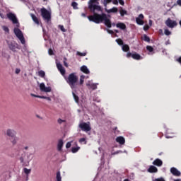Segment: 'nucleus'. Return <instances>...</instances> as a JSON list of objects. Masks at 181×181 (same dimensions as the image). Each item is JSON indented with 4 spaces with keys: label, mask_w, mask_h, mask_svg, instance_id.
Segmentation results:
<instances>
[{
    "label": "nucleus",
    "mask_w": 181,
    "mask_h": 181,
    "mask_svg": "<svg viewBox=\"0 0 181 181\" xmlns=\"http://www.w3.org/2000/svg\"><path fill=\"white\" fill-rule=\"evenodd\" d=\"M98 1L99 0H90L88 1V8L90 12L93 13V15L88 16V19L90 22H94L95 23H103V22H104L105 26L109 28L112 26H115V23L111 24V16H107L105 13L98 14L95 13V11H103V8L99 5L100 3Z\"/></svg>",
    "instance_id": "obj_1"
},
{
    "label": "nucleus",
    "mask_w": 181,
    "mask_h": 181,
    "mask_svg": "<svg viewBox=\"0 0 181 181\" xmlns=\"http://www.w3.org/2000/svg\"><path fill=\"white\" fill-rule=\"evenodd\" d=\"M16 130L11 128H8L4 132V135L10 138V142L13 146L18 144V136H16Z\"/></svg>",
    "instance_id": "obj_2"
},
{
    "label": "nucleus",
    "mask_w": 181,
    "mask_h": 181,
    "mask_svg": "<svg viewBox=\"0 0 181 181\" xmlns=\"http://www.w3.org/2000/svg\"><path fill=\"white\" fill-rule=\"evenodd\" d=\"M78 81V78L75 74H71L68 77V83L69 84L71 88H76V85Z\"/></svg>",
    "instance_id": "obj_3"
},
{
    "label": "nucleus",
    "mask_w": 181,
    "mask_h": 181,
    "mask_svg": "<svg viewBox=\"0 0 181 181\" xmlns=\"http://www.w3.org/2000/svg\"><path fill=\"white\" fill-rule=\"evenodd\" d=\"M13 31L16 36L18 37V39H19L22 45H25V37H23V33H22V31L19 30V28H14Z\"/></svg>",
    "instance_id": "obj_4"
},
{
    "label": "nucleus",
    "mask_w": 181,
    "mask_h": 181,
    "mask_svg": "<svg viewBox=\"0 0 181 181\" xmlns=\"http://www.w3.org/2000/svg\"><path fill=\"white\" fill-rule=\"evenodd\" d=\"M6 16L13 25H16L17 28H19V21H18V18H16V15L10 12L6 14Z\"/></svg>",
    "instance_id": "obj_5"
},
{
    "label": "nucleus",
    "mask_w": 181,
    "mask_h": 181,
    "mask_svg": "<svg viewBox=\"0 0 181 181\" xmlns=\"http://www.w3.org/2000/svg\"><path fill=\"white\" fill-rule=\"evenodd\" d=\"M8 46L10 50H12V52H18L17 49L19 50V49H21V46H19V45L15 42H8Z\"/></svg>",
    "instance_id": "obj_6"
},
{
    "label": "nucleus",
    "mask_w": 181,
    "mask_h": 181,
    "mask_svg": "<svg viewBox=\"0 0 181 181\" xmlns=\"http://www.w3.org/2000/svg\"><path fill=\"white\" fill-rule=\"evenodd\" d=\"M79 128L82 129V131H85L86 132H88V131H91V127L90 126V122L86 123L83 122L79 124Z\"/></svg>",
    "instance_id": "obj_7"
},
{
    "label": "nucleus",
    "mask_w": 181,
    "mask_h": 181,
    "mask_svg": "<svg viewBox=\"0 0 181 181\" xmlns=\"http://www.w3.org/2000/svg\"><path fill=\"white\" fill-rule=\"evenodd\" d=\"M42 16L47 21H50V12L46 10V8L41 9Z\"/></svg>",
    "instance_id": "obj_8"
},
{
    "label": "nucleus",
    "mask_w": 181,
    "mask_h": 181,
    "mask_svg": "<svg viewBox=\"0 0 181 181\" xmlns=\"http://www.w3.org/2000/svg\"><path fill=\"white\" fill-rule=\"evenodd\" d=\"M165 25L168 28H173L175 26H177V23L175 21H172L170 18H168L165 21Z\"/></svg>",
    "instance_id": "obj_9"
},
{
    "label": "nucleus",
    "mask_w": 181,
    "mask_h": 181,
    "mask_svg": "<svg viewBox=\"0 0 181 181\" xmlns=\"http://www.w3.org/2000/svg\"><path fill=\"white\" fill-rule=\"evenodd\" d=\"M40 91H43L44 93H50V91H52V88L46 87L45 83H41L40 84Z\"/></svg>",
    "instance_id": "obj_10"
},
{
    "label": "nucleus",
    "mask_w": 181,
    "mask_h": 181,
    "mask_svg": "<svg viewBox=\"0 0 181 181\" xmlns=\"http://www.w3.org/2000/svg\"><path fill=\"white\" fill-rule=\"evenodd\" d=\"M64 144V143L63 142V140L59 139L58 141V144H57V151L58 152H62V151H63V145Z\"/></svg>",
    "instance_id": "obj_11"
},
{
    "label": "nucleus",
    "mask_w": 181,
    "mask_h": 181,
    "mask_svg": "<svg viewBox=\"0 0 181 181\" xmlns=\"http://www.w3.org/2000/svg\"><path fill=\"white\" fill-rule=\"evenodd\" d=\"M57 67L60 71L61 74H65L66 70H64V68L63 67V65H62V64L57 62Z\"/></svg>",
    "instance_id": "obj_12"
},
{
    "label": "nucleus",
    "mask_w": 181,
    "mask_h": 181,
    "mask_svg": "<svg viewBox=\"0 0 181 181\" xmlns=\"http://www.w3.org/2000/svg\"><path fill=\"white\" fill-rule=\"evenodd\" d=\"M33 160V154L32 153L27 154V156L25 158L26 163H30V162H32Z\"/></svg>",
    "instance_id": "obj_13"
},
{
    "label": "nucleus",
    "mask_w": 181,
    "mask_h": 181,
    "mask_svg": "<svg viewBox=\"0 0 181 181\" xmlns=\"http://www.w3.org/2000/svg\"><path fill=\"white\" fill-rule=\"evenodd\" d=\"M170 172H171L172 174L174 175V176H180V172L175 168H172L170 169Z\"/></svg>",
    "instance_id": "obj_14"
},
{
    "label": "nucleus",
    "mask_w": 181,
    "mask_h": 181,
    "mask_svg": "<svg viewBox=\"0 0 181 181\" xmlns=\"http://www.w3.org/2000/svg\"><path fill=\"white\" fill-rule=\"evenodd\" d=\"M116 141L120 144V145H124L125 144V139L122 136H119L116 139Z\"/></svg>",
    "instance_id": "obj_15"
},
{
    "label": "nucleus",
    "mask_w": 181,
    "mask_h": 181,
    "mask_svg": "<svg viewBox=\"0 0 181 181\" xmlns=\"http://www.w3.org/2000/svg\"><path fill=\"white\" fill-rule=\"evenodd\" d=\"M87 87H88V88H92V90H95V88H97V84L95 83H91V82H88V83H86Z\"/></svg>",
    "instance_id": "obj_16"
},
{
    "label": "nucleus",
    "mask_w": 181,
    "mask_h": 181,
    "mask_svg": "<svg viewBox=\"0 0 181 181\" xmlns=\"http://www.w3.org/2000/svg\"><path fill=\"white\" fill-rule=\"evenodd\" d=\"M148 172H150V173H156V172H158V168L153 165H151L148 169Z\"/></svg>",
    "instance_id": "obj_17"
},
{
    "label": "nucleus",
    "mask_w": 181,
    "mask_h": 181,
    "mask_svg": "<svg viewBox=\"0 0 181 181\" xmlns=\"http://www.w3.org/2000/svg\"><path fill=\"white\" fill-rule=\"evenodd\" d=\"M117 28H119V29H122V30H125L127 26L123 23H118L116 25Z\"/></svg>",
    "instance_id": "obj_18"
},
{
    "label": "nucleus",
    "mask_w": 181,
    "mask_h": 181,
    "mask_svg": "<svg viewBox=\"0 0 181 181\" xmlns=\"http://www.w3.org/2000/svg\"><path fill=\"white\" fill-rule=\"evenodd\" d=\"M106 12H107V13H115V12H118V8L114 7L110 10H107V8H105Z\"/></svg>",
    "instance_id": "obj_19"
},
{
    "label": "nucleus",
    "mask_w": 181,
    "mask_h": 181,
    "mask_svg": "<svg viewBox=\"0 0 181 181\" xmlns=\"http://www.w3.org/2000/svg\"><path fill=\"white\" fill-rule=\"evenodd\" d=\"M81 71H83V73H85L86 74H88V73H90V71H88V69L86 66H83L81 68Z\"/></svg>",
    "instance_id": "obj_20"
},
{
    "label": "nucleus",
    "mask_w": 181,
    "mask_h": 181,
    "mask_svg": "<svg viewBox=\"0 0 181 181\" xmlns=\"http://www.w3.org/2000/svg\"><path fill=\"white\" fill-rule=\"evenodd\" d=\"M153 163V165H156V166H162V160L160 159H156Z\"/></svg>",
    "instance_id": "obj_21"
},
{
    "label": "nucleus",
    "mask_w": 181,
    "mask_h": 181,
    "mask_svg": "<svg viewBox=\"0 0 181 181\" xmlns=\"http://www.w3.org/2000/svg\"><path fill=\"white\" fill-rule=\"evenodd\" d=\"M31 18L37 25H39V20L37 19V17L36 16L31 14Z\"/></svg>",
    "instance_id": "obj_22"
},
{
    "label": "nucleus",
    "mask_w": 181,
    "mask_h": 181,
    "mask_svg": "<svg viewBox=\"0 0 181 181\" xmlns=\"http://www.w3.org/2000/svg\"><path fill=\"white\" fill-rule=\"evenodd\" d=\"M132 57L133 59H135L136 60H139L141 59V55H139L138 54H132Z\"/></svg>",
    "instance_id": "obj_23"
},
{
    "label": "nucleus",
    "mask_w": 181,
    "mask_h": 181,
    "mask_svg": "<svg viewBox=\"0 0 181 181\" xmlns=\"http://www.w3.org/2000/svg\"><path fill=\"white\" fill-rule=\"evenodd\" d=\"M56 179L57 181H62V175H60V171L57 173Z\"/></svg>",
    "instance_id": "obj_24"
},
{
    "label": "nucleus",
    "mask_w": 181,
    "mask_h": 181,
    "mask_svg": "<svg viewBox=\"0 0 181 181\" xmlns=\"http://www.w3.org/2000/svg\"><path fill=\"white\" fill-rule=\"evenodd\" d=\"M23 172L28 176L30 173V172H32V170L25 168H23Z\"/></svg>",
    "instance_id": "obj_25"
},
{
    "label": "nucleus",
    "mask_w": 181,
    "mask_h": 181,
    "mask_svg": "<svg viewBox=\"0 0 181 181\" xmlns=\"http://www.w3.org/2000/svg\"><path fill=\"white\" fill-rule=\"evenodd\" d=\"M0 17L1 19H5V11L0 9Z\"/></svg>",
    "instance_id": "obj_26"
},
{
    "label": "nucleus",
    "mask_w": 181,
    "mask_h": 181,
    "mask_svg": "<svg viewBox=\"0 0 181 181\" xmlns=\"http://www.w3.org/2000/svg\"><path fill=\"white\" fill-rule=\"evenodd\" d=\"M136 23L138 25H144V21H142L141 18H136Z\"/></svg>",
    "instance_id": "obj_27"
},
{
    "label": "nucleus",
    "mask_w": 181,
    "mask_h": 181,
    "mask_svg": "<svg viewBox=\"0 0 181 181\" xmlns=\"http://www.w3.org/2000/svg\"><path fill=\"white\" fill-rule=\"evenodd\" d=\"M123 52H128L129 50V46L124 45L122 46Z\"/></svg>",
    "instance_id": "obj_28"
},
{
    "label": "nucleus",
    "mask_w": 181,
    "mask_h": 181,
    "mask_svg": "<svg viewBox=\"0 0 181 181\" xmlns=\"http://www.w3.org/2000/svg\"><path fill=\"white\" fill-rule=\"evenodd\" d=\"M72 95H73V97H74V98L76 103L77 104H78V100H79L78 96H77L76 94L74 93H72Z\"/></svg>",
    "instance_id": "obj_29"
},
{
    "label": "nucleus",
    "mask_w": 181,
    "mask_h": 181,
    "mask_svg": "<svg viewBox=\"0 0 181 181\" xmlns=\"http://www.w3.org/2000/svg\"><path fill=\"white\" fill-rule=\"evenodd\" d=\"M143 40L145 42H150L151 39H149V37H148L146 35H144L143 37Z\"/></svg>",
    "instance_id": "obj_30"
},
{
    "label": "nucleus",
    "mask_w": 181,
    "mask_h": 181,
    "mask_svg": "<svg viewBox=\"0 0 181 181\" xmlns=\"http://www.w3.org/2000/svg\"><path fill=\"white\" fill-rule=\"evenodd\" d=\"M78 149H80V147H74L72 148L71 152L73 153H76V152L78 151Z\"/></svg>",
    "instance_id": "obj_31"
},
{
    "label": "nucleus",
    "mask_w": 181,
    "mask_h": 181,
    "mask_svg": "<svg viewBox=\"0 0 181 181\" xmlns=\"http://www.w3.org/2000/svg\"><path fill=\"white\" fill-rule=\"evenodd\" d=\"M111 1H112V0H104V1H103L104 6L107 7V5H108V4H110V3H111Z\"/></svg>",
    "instance_id": "obj_32"
},
{
    "label": "nucleus",
    "mask_w": 181,
    "mask_h": 181,
    "mask_svg": "<svg viewBox=\"0 0 181 181\" xmlns=\"http://www.w3.org/2000/svg\"><path fill=\"white\" fill-rule=\"evenodd\" d=\"M38 76H40V77H45V71H40L38 72Z\"/></svg>",
    "instance_id": "obj_33"
},
{
    "label": "nucleus",
    "mask_w": 181,
    "mask_h": 181,
    "mask_svg": "<svg viewBox=\"0 0 181 181\" xmlns=\"http://www.w3.org/2000/svg\"><path fill=\"white\" fill-rule=\"evenodd\" d=\"M120 15H121V16H124V15H127V11H125L124 9H121L120 10Z\"/></svg>",
    "instance_id": "obj_34"
},
{
    "label": "nucleus",
    "mask_w": 181,
    "mask_h": 181,
    "mask_svg": "<svg viewBox=\"0 0 181 181\" xmlns=\"http://www.w3.org/2000/svg\"><path fill=\"white\" fill-rule=\"evenodd\" d=\"M116 42H117V43H118V45H124V42H123L122 40H121V39H117V40H116Z\"/></svg>",
    "instance_id": "obj_35"
},
{
    "label": "nucleus",
    "mask_w": 181,
    "mask_h": 181,
    "mask_svg": "<svg viewBox=\"0 0 181 181\" xmlns=\"http://www.w3.org/2000/svg\"><path fill=\"white\" fill-rule=\"evenodd\" d=\"M57 122H58V124H59V125H62V124L63 122H66V120H63V119H62L61 118H59V119H57Z\"/></svg>",
    "instance_id": "obj_36"
},
{
    "label": "nucleus",
    "mask_w": 181,
    "mask_h": 181,
    "mask_svg": "<svg viewBox=\"0 0 181 181\" xmlns=\"http://www.w3.org/2000/svg\"><path fill=\"white\" fill-rule=\"evenodd\" d=\"M165 35H166V36H169L170 35H171L172 33H170V31H169V30L165 29L164 31Z\"/></svg>",
    "instance_id": "obj_37"
},
{
    "label": "nucleus",
    "mask_w": 181,
    "mask_h": 181,
    "mask_svg": "<svg viewBox=\"0 0 181 181\" xmlns=\"http://www.w3.org/2000/svg\"><path fill=\"white\" fill-rule=\"evenodd\" d=\"M84 78H85V76H81V78H80V84H83V83H84Z\"/></svg>",
    "instance_id": "obj_38"
},
{
    "label": "nucleus",
    "mask_w": 181,
    "mask_h": 181,
    "mask_svg": "<svg viewBox=\"0 0 181 181\" xmlns=\"http://www.w3.org/2000/svg\"><path fill=\"white\" fill-rule=\"evenodd\" d=\"M79 142H80V144H83V142H85V145H86V144H87V141H86V138L80 139Z\"/></svg>",
    "instance_id": "obj_39"
},
{
    "label": "nucleus",
    "mask_w": 181,
    "mask_h": 181,
    "mask_svg": "<svg viewBox=\"0 0 181 181\" xmlns=\"http://www.w3.org/2000/svg\"><path fill=\"white\" fill-rule=\"evenodd\" d=\"M71 142H73V141H69V142L66 143V148H69L71 146Z\"/></svg>",
    "instance_id": "obj_40"
},
{
    "label": "nucleus",
    "mask_w": 181,
    "mask_h": 181,
    "mask_svg": "<svg viewBox=\"0 0 181 181\" xmlns=\"http://www.w3.org/2000/svg\"><path fill=\"white\" fill-rule=\"evenodd\" d=\"M2 29H3V30H4V32H9V28H8V27H6V26H3L2 27Z\"/></svg>",
    "instance_id": "obj_41"
},
{
    "label": "nucleus",
    "mask_w": 181,
    "mask_h": 181,
    "mask_svg": "<svg viewBox=\"0 0 181 181\" xmlns=\"http://www.w3.org/2000/svg\"><path fill=\"white\" fill-rule=\"evenodd\" d=\"M77 3L76 2H73L72 3V6L74 8V9H77Z\"/></svg>",
    "instance_id": "obj_42"
},
{
    "label": "nucleus",
    "mask_w": 181,
    "mask_h": 181,
    "mask_svg": "<svg viewBox=\"0 0 181 181\" xmlns=\"http://www.w3.org/2000/svg\"><path fill=\"white\" fill-rule=\"evenodd\" d=\"M59 28L62 30V32H66V29H64V27L63 25H59Z\"/></svg>",
    "instance_id": "obj_43"
},
{
    "label": "nucleus",
    "mask_w": 181,
    "mask_h": 181,
    "mask_svg": "<svg viewBox=\"0 0 181 181\" xmlns=\"http://www.w3.org/2000/svg\"><path fill=\"white\" fill-rule=\"evenodd\" d=\"M146 49L148 50V52H152L153 50V48L151 46H147Z\"/></svg>",
    "instance_id": "obj_44"
},
{
    "label": "nucleus",
    "mask_w": 181,
    "mask_h": 181,
    "mask_svg": "<svg viewBox=\"0 0 181 181\" xmlns=\"http://www.w3.org/2000/svg\"><path fill=\"white\" fill-rule=\"evenodd\" d=\"M154 181H165V179L160 177V178H156L154 180Z\"/></svg>",
    "instance_id": "obj_45"
},
{
    "label": "nucleus",
    "mask_w": 181,
    "mask_h": 181,
    "mask_svg": "<svg viewBox=\"0 0 181 181\" xmlns=\"http://www.w3.org/2000/svg\"><path fill=\"white\" fill-rule=\"evenodd\" d=\"M48 53H49V54L50 56L53 55V50H52V49H49L48 50Z\"/></svg>",
    "instance_id": "obj_46"
},
{
    "label": "nucleus",
    "mask_w": 181,
    "mask_h": 181,
    "mask_svg": "<svg viewBox=\"0 0 181 181\" xmlns=\"http://www.w3.org/2000/svg\"><path fill=\"white\" fill-rule=\"evenodd\" d=\"M20 162L21 163H23L25 162V159L23 158V157H20Z\"/></svg>",
    "instance_id": "obj_47"
},
{
    "label": "nucleus",
    "mask_w": 181,
    "mask_h": 181,
    "mask_svg": "<svg viewBox=\"0 0 181 181\" xmlns=\"http://www.w3.org/2000/svg\"><path fill=\"white\" fill-rule=\"evenodd\" d=\"M19 73H21V69H16V74H19Z\"/></svg>",
    "instance_id": "obj_48"
},
{
    "label": "nucleus",
    "mask_w": 181,
    "mask_h": 181,
    "mask_svg": "<svg viewBox=\"0 0 181 181\" xmlns=\"http://www.w3.org/2000/svg\"><path fill=\"white\" fill-rule=\"evenodd\" d=\"M148 29H149V25H146L144 27V30H148Z\"/></svg>",
    "instance_id": "obj_49"
},
{
    "label": "nucleus",
    "mask_w": 181,
    "mask_h": 181,
    "mask_svg": "<svg viewBox=\"0 0 181 181\" xmlns=\"http://www.w3.org/2000/svg\"><path fill=\"white\" fill-rule=\"evenodd\" d=\"M119 3L120 4V5L124 6L125 4V3L123 1V0H119Z\"/></svg>",
    "instance_id": "obj_50"
},
{
    "label": "nucleus",
    "mask_w": 181,
    "mask_h": 181,
    "mask_svg": "<svg viewBox=\"0 0 181 181\" xmlns=\"http://www.w3.org/2000/svg\"><path fill=\"white\" fill-rule=\"evenodd\" d=\"M107 33H110V35H112V33H114V31L111 30H107Z\"/></svg>",
    "instance_id": "obj_51"
},
{
    "label": "nucleus",
    "mask_w": 181,
    "mask_h": 181,
    "mask_svg": "<svg viewBox=\"0 0 181 181\" xmlns=\"http://www.w3.org/2000/svg\"><path fill=\"white\" fill-rule=\"evenodd\" d=\"M137 18H139V19H144V14H139V17Z\"/></svg>",
    "instance_id": "obj_52"
},
{
    "label": "nucleus",
    "mask_w": 181,
    "mask_h": 181,
    "mask_svg": "<svg viewBox=\"0 0 181 181\" xmlns=\"http://www.w3.org/2000/svg\"><path fill=\"white\" fill-rule=\"evenodd\" d=\"M113 4L114 5H118V0H114Z\"/></svg>",
    "instance_id": "obj_53"
},
{
    "label": "nucleus",
    "mask_w": 181,
    "mask_h": 181,
    "mask_svg": "<svg viewBox=\"0 0 181 181\" xmlns=\"http://www.w3.org/2000/svg\"><path fill=\"white\" fill-rule=\"evenodd\" d=\"M64 64L65 67H69V64H67V62H66V61H64Z\"/></svg>",
    "instance_id": "obj_54"
},
{
    "label": "nucleus",
    "mask_w": 181,
    "mask_h": 181,
    "mask_svg": "<svg viewBox=\"0 0 181 181\" xmlns=\"http://www.w3.org/2000/svg\"><path fill=\"white\" fill-rule=\"evenodd\" d=\"M177 4L180 5V6H181V0H177Z\"/></svg>",
    "instance_id": "obj_55"
},
{
    "label": "nucleus",
    "mask_w": 181,
    "mask_h": 181,
    "mask_svg": "<svg viewBox=\"0 0 181 181\" xmlns=\"http://www.w3.org/2000/svg\"><path fill=\"white\" fill-rule=\"evenodd\" d=\"M131 56H132V54L129 52L127 54V57H131Z\"/></svg>",
    "instance_id": "obj_56"
},
{
    "label": "nucleus",
    "mask_w": 181,
    "mask_h": 181,
    "mask_svg": "<svg viewBox=\"0 0 181 181\" xmlns=\"http://www.w3.org/2000/svg\"><path fill=\"white\" fill-rule=\"evenodd\" d=\"M78 54H79V56H86V53L81 54L80 52H78Z\"/></svg>",
    "instance_id": "obj_57"
},
{
    "label": "nucleus",
    "mask_w": 181,
    "mask_h": 181,
    "mask_svg": "<svg viewBox=\"0 0 181 181\" xmlns=\"http://www.w3.org/2000/svg\"><path fill=\"white\" fill-rule=\"evenodd\" d=\"M45 100H47L48 101H52V99L49 97H47Z\"/></svg>",
    "instance_id": "obj_58"
},
{
    "label": "nucleus",
    "mask_w": 181,
    "mask_h": 181,
    "mask_svg": "<svg viewBox=\"0 0 181 181\" xmlns=\"http://www.w3.org/2000/svg\"><path fill=\"white\" fill-rule=\"evenodd\" d=\"M30 95H31V97H37V95H35L33 93H31Z\"/></svg>",
    "instance_id": "obj_59"
},
{
    "label": "nucleus",
    "mask_w": 181,
    "mask_h": 181,
    "mask_svg": "<svg viewBox=\"0 0 181 181\" xmlns=\"http://www.w3.org/2000/svg\"><path fill=\"white\" fill-rule=\"evenodd\" d=\"M177 62H179V63H181V57L178 59H177Z\"/></svg>",
    "instance_id": "obj_60"
},
{
    "label": "nucleus",
    "mask_w": 181,
    "mask_h": 181,
    "mask_svg": "<svg viewBox=\"0 0 181 181\" xmlns=\"http://www.w3.org/2000/svg\"><path fill=\"white\" fill-rule=\"evenodd\" d=\"M41 98H43L44 100H46L47 97L46 96H41Z\"/></svg>",
    "instance_id": "obj_61"
},
{
    "label": "nucleus",
    "mask_w": 181,
    "mask_h": 181,
    "mask_svg": "<svg viewBox=\"0 0 181 181\" xmlns=\"http://www.w3.org/2000/svg\"><path fill=\"white\" fill-rule=\"evenodd\" d=\"M149 25H152V21L151 20L149 21Z\"/></svg>",
    "instance_id": "obj_62"
},
{
    "label": "nucleus",
    "mask_w": 181,
    "mask_h": 181,
    "mask_svg": "<svg viewBox=\"0 0 181 181\" xmlns=\"http://www.w3.org/2000/svg\"><path fill=\"white\" fill-rule=\"evenodd\" d=\"M41 97H42V96H40V95H37V96H36L37 98H42Z\"/></svg>",
    "instance_id": "obj_63"
},
{
    "label": "nucleus",
    "mask_w": 181,
    "mask_h": 181,
    "mask_svg": "<svg viewBox=\"0 0 181 181\" xmlns=\"http://www.w3.org/2000/svg\"><path fill=\"white\" fill-rule=\"evenodd\" d=\"M124 181H129V180H128V179H125Z\"/></svg>",
    "instance_id": "obj_64"
}]
</instances>
